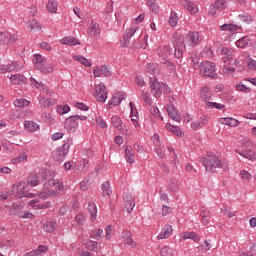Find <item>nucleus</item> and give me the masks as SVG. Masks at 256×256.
Returning a JSON list of instances; mask_svg holds the SVG:
<instances>
[{"label":"nucleus","instance_id":"nucleus-14","mask_svg":"<svg viewBox=\"0 0 256 256\" xmlns=\"http://www.w3.org/2000/svg\"><path fill=\"white\" fill-rule=\"evenodd\" d=\"M28 206L34 208L35 210L49 209V207H51V202L49 201L42 202L39 199H34L28 202Z\"/></svg>","mask_w":256,"mask_h":256},{"label":"nucleus","instance_id":"nucleus-17","mask_svg":"<svg viewBox=\"0 0 256 256\" xmlns=\"http://www.w3.org/2000/svg\"><path fill=\"white\" fill-rule=\"evenodd\" d=\"M220 125H227L228 127H239V120L233 117H222L218 119Z\"/></svg>","mask_w":256,"mask_h":256},{"label":"nucleus","instance_id":"nucleus-42","mask_svg":"<svg viewBox=\"0 0 256 256\" xmlns=\"http://www.w3.org/2000/svg\"><path fill=\"white\" fill-rule=\"evenodd\" d=\"M43 227H44V231H46V233H53V231H55V229H57V223H55L53 221H48L43 224Z\"/></svg>","mask_w":256,"mask_h":256},{"label":"nucleus","instance_id":"nucleus-36","mask_svg":"<svg viewBox=\"0 0 256 256\" xmlns=\"http://www.w3.org/2000/svg\"><path fill=\"white\" fill-rule=\"evenodd\" d=\"M249 45H251V39L249 36L242 37L236 41V46H238L239 49H245V47H249Z\"/></svg>","mask_w":256,"mask_h":256},{"label":"nucleus","instance_id":"nucleus-64","mask_svg":"<svg viewBox=\"0 0 256 256\" xmlns=\"http://www.w3.org/2000/svg\"><path fill=\"white\" fill-rule=\"evenodd\" d=\"M214 6L217 7L218 10L226 9V7H227V0H216L214 2Z\"/></svg>","mask_w":256,"mask_h":256},{"label":"nucleus","instance_id":"nucleus-41","mask_svg":"<svg viewBox=\"0 0 256 256\" xmlns=\"http://www.w3.org/2000/svg\"><path fill=\"white\" fill-rule=\"evenodd\" d=\"M101 237H103V229H94L90 232V239H95L96 241L101 240Z\"/></svg>","mask_w":256,"mask_h":256},{"label":"nucleus","instance_id":"nucleus-19","mask_svg":"<svg viewBox=\"0 0 256 256\" xmlns=\"http://www.w3.org/2000/svg\"><path fill=\"white\" fill-rule=\"evenodd\" d=\"M94 77H109L111 75V70L106 66L95 67L93 69Z\"/></svg>","mask_w":256,"mask_h":256},{"label":"nucleus","instance_id":"nucleus-22","mask_svg":"<svg viewBox=\"0 0 256 256\" xmlns=\"http://www.w3.org/2000/svg\"><path fill=\"white\" fill-rule=\"evenodd\" d=\"M121 239L125 245L135 247V242H133V234H131V232L124 230L122 232Z\"/></svg>","mask_w":256,"mask_h":256},{"label":"nucleus","instance_id":"nucleus-29","mask_svg":"<svg viewBox=\"0 0 256 256\" xmlns=\"http://www.w3.org/2000/svg\"><path fill=\"white\" fill-rule=\"evenodd\" d=\"M13 245H15V241L13 240L0 241V251H2V253H7V251H11Z\"/></svg>","mask_w":256,"mask_h":256},{"label":"nucleus","instance_id":"nucleus-5","mask_svg":"<svg viewBox=\"0 0 256 256\" xmlns=\"http://www.w3.org/2000/svg\"><path fill=\"white\" fill-rule=\"evenodd\" d=\"M150 88L153 97H161L163 92L169 93V86L165 83L159 82L155 77L150 78Z\"/></svg>","mask_w":256,"mask_h":256},{"label":"nucleus","instance_id":"nucleus-53","mask_svg":"<svg viewBox=\"0 0 256 256\" xmlns=\"http://www.w3.org/2000/svg\"><path fill=\"white\" fill-rule=\"evenodd\" d=\"M27 159H28V156L22 153L18 157L13 158L11 161L13 165H18V163H23L24 161H27Z\"/></svg>","mask_w":256,"mask_h":256},{"label":"nucleus","instance_id":"nucleus-15","mask_svg":"<svg viewBox=\"0 0 256 256\" xmlns=\"http://www.w3.org/2000/svg\"><path fill=\"white\" fill-rule=\"evenodd\" d=\"M45 10L51 15H57V11H59V2H57V0H48Z\"/></svg>","mask_w":256,"mask_h":256},{"label":"nucleus","instance_id":"nucleus-12","mask_svg":"<svg viewBox=\"0 0 256 256\" xmlns=\"http://www.w3.org/2000/svg\"><path fill=\"white\" fill-rule=\"evenodd\" d=\"M135 209V199L131 194H124L123 197V211L131 213Z\"/></svg>","mask_w":256,"mask_h":256},{"label":"nucleus","instance_id":"nucleus-3","mask_svg":"<svg viewBox=\"0 0 256 256\" xmlns=\"http://www.w3.org/2000/svg\"><path fill=\"white\" fill-rule=\"evenodd\" d=\"M202 163L208 173H215L216 169H227V162L220 160L215 155H208L203 158Z\"/></svg>","mask_w":256,"mask_h":256},{"label":"nucleus","instance_id":"nucleus-27","mask_svg":"<svg viewBox=\"0 0 256 256\" xmlns=\"http://www.w3.org/2000/svg\"><path fill=\"white\" fill-rule=\"evenodd\" d=\"M211 97H213V93H211V88H209V86H204L200 91V98L202 99V101H205V103H207V101H209Z\"/></svg>","mask_w":256,"mask_h":256},{"label":"nucleus","instance_id":"nucleus-30","mask_svg":"<svg viewBox=\"0 0 256 256\" xmlns=\"http://www.w3.org/2000/svg\"><path fill=\"white\" fill-rule=\"evenodd\" d=\"M239 29H241V26L231 24V23L219 26V31H224V32L229 31L230 33H235V31H239Z\"/></svg>","mask_w":256,"mask_h":256},{"label":"nucleus","instance_id":"nucleus-6","mask_svg":"<svg viewBox=\"0 0 256 256\" xmlns=\"http://www.w3.org/2000/svg\"><path fill=\"white\" fill-rule=\"evenodd\" d=\"M79 121H87V116L74 115L68 117L65 121V129L70 133H74V131L79 127Z\"/></svg>","mask_w":256,"mask_h":256},{"label":"nucleus","instance_id":"nucleus-54","mask_svg":"<svg viewBox=\"0 0 256 256\" xmlns=\"http://www.w3.org/2000/svg\"><path fill=\"white\" fill-rule=\"evenodd\" d=\"M202 224L209 225V219H211V213L209 211L203 210L201 212Z\"/></svg>","mask_w":256,"mask_h":256},{"label":"nucleus","instance_id":"nucleus-1","mask_svg":"<svg viewBox=\"0 0 256 256\" xmlns=\"http://www.w3.org/2000/svg\"><path fill=\"white\" fill-rule=\"evenodd\" d=\"M140 37L141 32H139V29L129 28L124 35V41L126 45H130V47H134L135 49H147V37H149V35H146L141 43H139Z\"/></svg>","mask_w":256,"mask_h":256},{"label":"nucleus","instance_id":"nucleus-46","mask_svg":"<svg viewBox=\"0 0 256 256\" xmlns=\"http://www.w3.org/2000/svg\"><path fill=\"white\" fill-rule=\"evenodd\" d=\"M222 73L225 77H233V75H235V68L225 65L222 69Z\"/></svg>","mask_w":256,"mask_h":256},{"label":"nucleus","instance_id":"nucleus-2","mask_svg":"<svg viewBox=\"0 0 256 256\" xmlns=\"http://www.w3.org/2000/svg\"><path fill=\"white\" fill-rule=\"evenodd\" d=\"M60 191H63V184H61L59 180L50 179L44 183L42 191L39 193V197L40 199L57 197Z\"/></svg>","mask_w":256,"mask_h":256},{"label":"nucleus","instance_id":"nucleus-61","mask_svg":"<svg viewBox=\"0 0 256 256\" xmlns=\"http://www.w3.org/2000/svg\"><path fill=\"white\" fill-rule=\"evenodd\" d=\"M14 105L16 107H27V106H29V100L20 98V99H17L14 101Z\"/></svg>","mask_w":256,"mask_h":256},{"label":"nucleus","instance_id":"nucleus-23","mask_svg":"<svg viewBox=\"0 0 256 256\" xmlns=\"http://www.w3.org/2000/svg\"><path fill=\"white\" fill-rule=\"evenodd\" d=\"M127 97V94L123 92H116L109 101V105H119L123 99Z\"/></svg>","mask_w":256,"mask_h":256},{"label":"nucleus","instance_id":"nucleus-63","mask_svg":"<svg viewBox=\"0 0 256 256\" xmlns=\"http://www.w3.org/2000/svg\"><path fill=\"white\" fill-rule=\"evenodd\" d=\"M247 67L250 71H256V60L253 58H248L246 60Z\"/></svg>","mask_w":256,"mask_h":256},{"label":"nucleus","instance_id":"nucleus-47","mask_svg":"<svg viewBox=\"0 0 256 256\" xmlns=\"http://www.w3.org/2000/svg\"><path fill=\"white\" fill-rule=\"evenodd\" d=\"M28 27L31 31H41V24H39V22H37V20H30L28 22Z\"/></svg>","mask_w":256,"mask_h":256},{"label":"nucleus","instance_id":"nucleus-39","mask_svg":"<svg viewBox=\"0 0 256 256\" xmlns=\"http://www.w3.org/2000/svg\"><path fill=\"white\" fill-rule=\"evenodd\" d=\"M88 33L95 37L96 35H99V24L97 22L92 21L88 28Z\"/></svg>","mask_w":256,"mask_h":256},{"label":"nucleus","instance_id":"nucleus-45","mask_svg":"<svg viewBox=\"0 0 256 256\" xmlns=\"http://www.w3.org/2000/svg\"><path fill=\"white\" fill-rule=\"evenodd\" d=\"M88 211L91 221H95L97 219V206L95 204H88Z\"/></svg>","mask_w":256,"mask_h":256},{"label":"nucleus","instance_id":"nucleus-37","mask_svg":"<svg viewBox=\"0 0 256 256\" xmlns=\"http://www.w3.org/2000/svg\"><path fill=\"white\" fill-rule=\"evenodd\" d=\"M182 239L187 240V239H192V241H200V237L199 235H197V233L195 232H184L181 234Z\"/></svg>","mask_w":256,"mask_h":256},{"label":"nucleus","instance_id":"nucleus-56","mask_svg":"<svg viewBox=\"0 0 256 256\" xmlns=\"http://www.w3.org/2000/svg\"><path fill=\"white\" fill-rule=\"evenodd\" d=\"M18 219H33V213L22 210V212H18Z\"/></svg>","mask_w":256,"mask_h":256},{"label":"nucleus","instance_id":"nucleus-60","mask_svg":"<svg viewBox=\"0 0 256 256\" xmlns=\"http://www.w3.org/2000/svg\"><path fill=\"white\" fill-rule=\"evenodd\" d=\"M240 177L243 181H251L253 179V175H251L247 170L240 171Z\"/></svg>","mask_w":256,"mask_h":256},{"label":"nucleus","instance_id":"nucleus-10","mask_svg":"<svg viewBox=\"0 0 256 256\" xmlns=\"http://www.w3.org/2000/svg\"><path fill=\"white\" fill-rule=\"evenodd\" d=\"M203 38L199 32H189L185 38V43L188 47H197Z\"/></svg>","mask_w":256,"mask_h":256},{"label":"nucleus","instance_id":"nucleus-26","mask_svg":"<svg viewBox=\"0 0 256 256\" xmlns=\"http://www.w3.org/2000/svg\"><path fill=\"white\" fill-rule=\"evenodd\" d=\"M125 158L127 163H129L130 165H133V163H135V150H133L131 146H127L125 148Z\"/></svg>","mask_w":256,"mask_h":256},{"label":"nucleus","instance_id":"nucleus-35","mask_svg":"<svg viewBox=\"0 0 256 256\" xmlns=\"http://www.w3.org/2000/svg\"><path fill=\"white\" fill-rule=\"evenodd\" d=\"M145 71L148 73V75H158L159 66L155 63H148L146 64Z\"/></svg>","mask_w":256,"mask_h":256},{"label":"nucleus","instance_id":"nucleus-25","mask_svg":"<svg viewBox=\"0 0 256 256\" xmlns=\"http://www.w3.org/2000/svg\"><path fill=\"white\" fill-rule=\"evenodd\" d=\"M10 81L12 85H23V83L27 81V78L22 74H12L10 76Z\"/></svg>","mask_w":256,"mask_h":256},{"label":"nucleus","instance_id":"nucleus-13","mask_svg":"<svg viewBox=\"0 0 256 256\" xmlns=\"http://www.w3.org/2000/svg\"><path fill=\"white\" fill-rule=\"evenodd\" d=\"M156 153L158 157H160V159H165L167 155H173L174 157H177V155H175V150L173 149V147L168 146L167 149H165V147L161 144L156 147Z\"/></svg>","mask_w":256,"mask_h":256},{"label":"nucleus","instance_id":"nucleus-50","mask_svg":"<svg viewBox=\"0 0 256 256\" xmlns=\"http://www.w3.org/2000/svg\"><path fill=\"white\" fill-rule=\"evenodd\" d=\"M178 23H179V16H177V13L171 12L170 18H169V25H171V27H177Z\"/></svg>","mask_w":256,"mask_h":256},{"label":"nucleus","instance_id":"nucleus-40","mask_svg":"<svg viewBox=\"0 0 256 256\" xmlns=\"http://www.w3.org/2000/svg\"><path fill=\"white\" fill-rule=\"evenodd\" d=\"M111 193H113V191L111 190V184H109V182H104L102 184L103 197H111Z\"/></svg>","mask_w":256,"mask_h":256},{"label":"nucleus","instance_id":"nucleus-34","mask_svg":"<svg viewBox=\"0 0 256 256\" xmlns=\"http://www.w3.org/2000/svg\"><path fill=\"white\" fill-rule=\"evenodd\" d=\"M33 63L36 65L37 69H41L42 66L47 63V59L43 56H41V54H35L34 58H33Z\"/></svg>","mask_w":256,"mask_h":256},{"label":"nucleus","instance_id":"nucleus-9","mask_svg":"<svg viewBox=\"0 0 256 256\" xmlns=\"http://www.w3.org/2000/svg\"><path fill=\"white\" fill-rule=\"evenodd\" d=\"M215 67V63L213 62H203L200 65V73L203 77H211L212 79H215L217 77Z\"/></svg>","mask_w":256,"mask_h":256},{"label":"nucleus","instance_id":"nucleus-32","mask_svg":"<svg viewBox=\"0 0 256 256\" xmlns=\"http://www.w3.org/2000/svg\"><path fill=\"white\" fill-rule=\"evenodd\" d=\"M24 207H25V205H23L22 202H16L12 205V207L10 209V213L12 215H16V217H19L18 213H22Z\"/></svg>","mask_w":256,"mask_h":256},{"label":"nucleus","instance_id":"nucleus-11","mask_svg":"<svg viewBox=\"0 0 256 256\" xmlns=\"http://www.w3.org/2000/svg\"><path fill=\"white\" fill-rule=\"evenodd\" d=\"M70 147H71V144L70 143H66L62 147L56 149L53 152V159L55 161H65V157L69 153Z\"/></svg>","mask_w":256,"mask_h":256},{"label":"nucleus","instance_id":"nucleus-21","mask_svg":"<svg viewBox=\"0 0 256 256\" xmlns=\"http://www.w3.org/2000/svg\"><path fill=\"white\" fill-rule=\"evenodd\" d=\"M173 233V226L171 225H165L160 234L157 236L158 241H161L163 239H169Z\"/></svg>","mask_w":256,"mask_h":256},{"label":"nucleus","instance_id":"nucleus-16","mask_svg":"<svg viewBox=\"0 0 256 256\" xmlns=\"http://www.w3.org/2000/svg\"><path fill=\"white\" fill-rule=\"evenodd\" d=\"M182 5L191 15H197V13H199V6L189 0H183Z\"/></svg>","mask_w":256,"mask_h":256},{"label":"nucleus","instance_id":"nucleus-20","mask_svg":"<svg viewBox=\"0 0 256 256\" xmlns=\"http://www.w3.org/2000/svg\"><path fill=\"white\" fill-rule=\"evenodd\" d=\"M166 111L170 117V119H173V121H181V114H179V111L175 108L173 105H167Z\"/></svg>","mask_w":256,"mask_h":256},{"label":"nucleus","instance_id":"nucleus-43","mask_svg":"<svg viewBox=\"0 0 256 256\" xmlns=\"http://www.w3.org/2000/svg\"><path fill=\"white\" fill-rule=\"evenodd\" d=\"M205 107L206 109H220V110L225 109V105L221 103L210 102V101L205 102Z\"/></svg>","mask_w":256,"mask_h":256},{"label":"nucleus","instance_id":"nucleus-44","mask_svg":"<svg viewBox=\"0 0 256 256\" xmlns=\"http://www.w3.org/2000/svg\"><path fill=\"white\" fill-rule=\"evenodd\" d=\"M86 249H88L89 251H94L95 253H97V251H99V242L90 240L86 243Z\"/></svg>","mask_w":256,"mask_h":256},{"label":"nucleus","instance_id":"nucleus-28","mask_svg":"<svg viewBox=\"0 0 256 256\" xmlns=\"http://www.w3.org/2000/svg\"><path fill=\"white\" fill-rule=\"evenodd\" d=\"M40 181H41V175L37 173L30 174L27 179V183L28 185H31V187H37Z\"/></svg>","mask_w":256,"mask_h":256},{"label":"nucleus","instance_id":"nucleus-33","mask_svg":"<svg viewBox=\"0 0 256 256\" xmlns=\"http://www.w3.org/2000/svg\"><path fill=\"white\" fill-rule=\"evenodd\" d=\"M24 127L27 129V131H30V133H35V131H39V124L37 122L26 120L24 121Z\"/></svg>","mask_w":256,"mask_h":256},{"label":"nucleus","instance_id":"nucleus-8","mask_svg":"<svg viewBox=\"0 0 256 256\" xmlns=\"http://www.w3.org/2000/svg\"><path fill=\"white\" fill-rule=\"evenodd\" d=\"M108 95L109 92L107 91V86H105L102 82L95 84L94 99H96L98 103H105V101H107Z\"/></svg>","mask_w":256,"mask_h":256},{"label":"nucleus","instance_id":"nucleus-7","mask_svg":"<svg viewBox=\"0 0 256 256\" xmlns=\"http://www.w3.org/2000/svg\"><path fill=\"white\" fill-rule=\"evenodd\" d=\"M27 183L25 182H17L12 186V193H16L20 199L23 197H28L29 199H33L35 194L27 192Z\"/></svg>","mask_w":256,"mask_h":256},{"label":"nucleus","instance_id":"nucleus-31","mask_svg":"<svg viewBox=\"0 0 256 256\" xmlns=\"http://www.w3.org/2000/svg\"><path fill=\"white\" fill-rule=\"evenodd\" d=\"M111 124L119 131H125V125H123V121L121 118H119V116H112Z\"/></svg>","mask_w":256,"mask_h":256},{"label":"nucleus","instance_id":"nucleus-58","mask_svg":"<svg viewBox=\"0 0 256 256\" xmlns=\"http://www.w3.org/2000/svg\"><path fill=\"white\" fill-rule=\"evenodd\" d=\"M238 19H239V21H241V23L249 24V23H251V21H253V16H251L249 14H243V15H239Z\"/></svg>","mask_w":256,"mask_h":256},{"label":"nucleus","instance_id":"nucleus-18","mask_svg":"<svg viewBox=\"0 0 256 256\" xmlns=\"http://www.w3.org/2000/svg\"><path fill=\"white\" fill-rule=\"evenodd\" d=\"M183 51H185V42L183 38H179L176 42L174 56L176 59H181L183 57Z\"/></svg>","mask_w":256,"mask_h":256},{"label":"nucleus","instance_id":"nucleus-62","mask_svg":"<svg viewBox=\"0 0 256 256\" xmlns=\"http://www.w3.org/2000/svg\"><path fill=\"white\" fill-rule=\"evenodd\" d=\"M112 237H113V226L108 225L105 228V239H106V241H109V240H111Z\"/></svg>","mask_w":256,"mask_h":256},{"label":"nucleus","instance_id":"nucleus-48","mask_svg":"<svg viewBox=\"0 0 256 256\" xmlns=\"http://www.w3.org/2000/svg\"><path fill=\"white\" fill-rule=\"evenodd\" d=\"M39 104L42 108L48 109L49 107H51V105H53V102L51 101V98L42 97L39 100Z\"/></svg>","mask_w":256,"mask_h":256},{"label":"nucleus","instance_id":"nucleus-4","mask_svg":"<svg viewBox=\"0 0 256 256\" xmlns=\"http://www.w3.org/2000/svg\"><path fill=\"white\" fill-rule=\"evenodd\" d=\"M253 142L251 140H245L240 148L235 150L237 155L248 159V161H256V153L253 151Z\"/></svg>","mask_w":256,"mask_h":256},{"label":"nucleus","instance_id":"nucleus-52","mask_svg":"<svg viewBox=\"0 0 256 256\" xmlns=\"http://www.w3.org/2000/svg\"><path fill=\"white\" fill-rule=\"evenodd\" d=\"M40 71L42 73H53L54 65L44 62L43 66L40 68Z\"/></svg>","mask_w":256,"mask_h":256},{"label":"nucleus","instance_id":"nucleus-57","mask_svg":"<svg viewBox=\"0 0 256 256\" xmlns=\"http://www.w3.org/2000/svg\"><path fill=\"white\" fill-rule=\"evenodd\" d=\"M11 71H21L23 69V62L15 61L10 64Z\"/></svg>","mask_w":256,"mask_h":256},{"label":"nucleus","instance_id":"nucleus-24","mask_svg":"<svg viewBox=\"0 0 256 256\" xmlns=\"http://www.w3.org/2000/svg\"><path fill=\"white\" fill-rule=\"evenodd\" d=\"M62 45H69V47H74V45H81L79 39L71 36H66L60 40Z\"/></svg>","mask_w":256,"mask_h":256},{"label":"nucleus","instance_id":"nucleus-59","mask_svg":"<svg viewBox=\"0 0 256 256\" xmlns=\"http://www.w3.org/2000/svg\"><path fill=\"white\" fill-rule=\"evenodd\" d=\"M42 119L45 121V123H48V125H53V123H55V118L50 113H44L42 115Z\"/></svg>","mask_w":256,"mask_h":256},{"label":"nucleus","instance_id":"nucleus-38","mask_svg":"<svg viewBox=\"0 0 256 256\" xmlns=\"http://www.w3.org/2000/svg\"><path fill=\"white\" fill-rule=\"evenodd\" d=\"M74 61H78L81 63V65H84L85 67H91L92 63L91 60L81 56V55H74L73 56Z\"/></svg>","mask_w":256,"mask_h":256},{"label":"nucleus","instance_id":"nucleus-49","mask_svg":"<svg viewBox=\"0 0 256 256\" xmlns=\"http://www.w3.org/2000/svg\"><path fill=\"white\" fill-rule=\"evenodd\" d=\"M237 91H241L242 93H251V88L245 84V82H240L236 85Z\"/></svg>","mask_w":256,"mask_h":256},{"label":"nucleus","instance_id":"nucleus-55","mask_svg":"<svg viewBox=\"0 0 256 256\" xmlns=\"http://www.w3.org/2000/svg\"><path fill=\"white\" fill-rule=\"evenodd\" d=\"M233 57H234L233 54L226 55V56L222 57V61H223V63H228V65H231V64L237 65V63H239V61L234 60V62H233Z\"/></svg>","mask_w":256,"mask_h":256},{"label":"nucleus","instance_id":"nucleus-51","mask_svg":"<svg viewBox=\"0 0 256 256\" xmlns=\"http://www.w3.org/2000/svg\"><path fill=\"white\" fill-rule=\"evenodd\" d=\"M161 255L162 256H173V255H175V250H173V248H171V246H164L161 249Z\"/></svg>","mask_w":256,"mask_h":256}]
</instances>
